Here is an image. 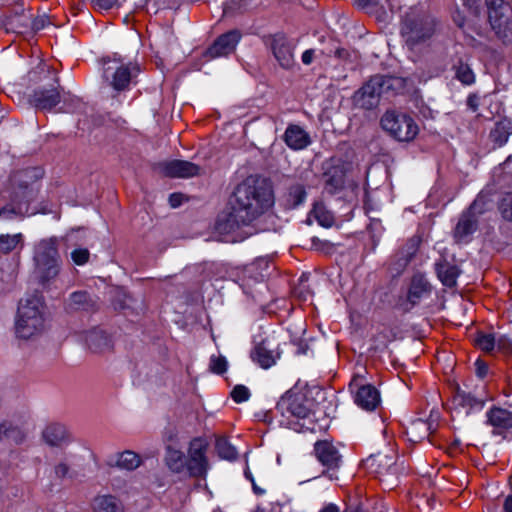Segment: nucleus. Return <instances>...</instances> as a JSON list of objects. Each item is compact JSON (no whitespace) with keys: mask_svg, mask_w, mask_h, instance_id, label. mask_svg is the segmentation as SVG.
Instances as JSON below:
<instances>
[{"mask_svg":"<svg viewBox=\"0 0 512 512\" xmlns=\"http://www.w3.org/2000/svg\"><path fill=\"white\" fill-rule=\"evenodd\" d=\"M71 259L78 266L85 265L90 259V252L87 248H76L71 252Z\"/></svg>","mask_w":512,"mask_h":512,"instance_id":"79ce46f5","label":"nucleus"},{"mask_svg":"<svg viewBox=\"0 0 512 512\" xmlns=\"http://www.w3.org/2000/svg\"><path fill=\"white\" fill-rule=\"evenodd\" d=\"M93 512H124L123 504L112 495L98 496L93 500Z\"/></svg>","mask_w":512,"mask_h":512,"instance_id":"c756f323","label":"nucleus"},{"mask_svg":"<svg viewBox=\"0 0 512 512\" xmlns=\"http://www.w3.org/2000/svg\"><path fill=\"white\" fill-rule=\"evenodd\" d=\"M327 44H328V46H327V47H325V48L321 51V53H322L323 55H325V56L330 57V56L334 55V51H335V42H334V40L330 39V40L328 41V43H327Z\"/></svg>","mask_w":512,"mask_h":512,"instance_id":"13d9d810","label":"nucleus"},{"mask_svg":"<svg viewBox=\"0 0 512 512\" xmlns=\"http://www.w3.org/2000/svg\"><path fill=\"white\" fill-rule=\"evenodd\" d=\"M320 512H339V508L335 504H328Z\"/></svg>","mask_w":512,"mask_h":512,"instance_id":"0e129e2a","label":"nucleus"},{"mask_svg":"<svg viewBox=\"0 0 512 512\" xmlns=\"http://www.w3.org/2000/svg\"><path fill=\"white\" fill-rule=\"evenodd\" d=\"M385 131L399 141H411L418 134V125L412 117L394 110L387 111L381 118Z\"/></svg>","mask_w":512,"mask_h":512,"instance_id":"6e6552de","label":"nucleus"},{"mask_svg":"<svg viewBox=\"0 0 512 512\" xmlns=\"http://www.w3.org/2000/svg\"><path fill=\"white\" fill-rule=\"evenodd\" d=\"M34 261L40 282L45 285L54 280L60 271L58 239H42L35 246Z\"/></svg>","mask_w":512,"mask_h":512,"instance_id":"20e7f679","label":"nucleus"},{"mask_svg":"<svg viewBox=\"0 0 512 512\" xmlns=\"http://www.w3.org/2000/svg\"><path fill=\"white\" fill-rule=\"evenodd\" d=\"M453 403L458 407L466 409L467 413L473 409H481L484 405V402L481 399H478L472 393L459 388L453 396Z\"/></svg>","mask_w":512,"mask_h":512,"instance_id":"7c9ffc66","label":"nucleus"},{"mask_svg":"<svg viewBox=\"0 0 512 512\" xmlns=\"http://www.w3.org/2000/svg\"><path fill=\"white\" fill-rule=\"evenodd\" d=\"M162 172L171 178H191L201 175L203 169L195 163L185 160H172L161 164Z\"/></svg>","mask_w":512,"mask_h":512,"instance_id":"dca6fc26","label":"nucleus"},{"mask_svg":"<svg viewBox=\"0 0 512 512\" xmlns=\"http://www.w3.org/2000/svg\"><path fill=\"white\" fill-rule=\"evenodd\" d=\"M453 21L458 27L463 28L465 19L460 11H456V13L453 15Z\"/></svg>","mask_w":512,"mask_h":512,"instance_id":"052dcab7","label":"nucleus"},{"mask_svg":"<svg viewBox=\"0 0 512 512\" xmlns=\"http://www.w3.org/2000/svg\"><path fill=\"white\" fill-rule=\"evenodd\" d=\"M210 369L216 374H223L227 370V361L223 356H212Z\"/></svg>","mask_w":512,"mask_h":512,"instance_id":"c03bdc74","label":"nucleus"},{"mask_svg":"<svg viewBox=\"0 0 512 512\" xmlns=\"http://www.w3.org/2000/svg\"><path fill=\"white\" fill-rule=\"evenodd\" d=\"M182 195L178 193H173L169 197V202L172 207H178L181 204Z\"/></svg>","mask_w":512,"mask_h":512,"instance_id":"bf43d9fd","label":"nucleus"},{"mask_svg":"<svg viewBox=\"0 0 512 512\" xmlns=\"http://www.w3.org/2000/svg\"><path fill=\"white\" fill-rule=\"evenodd\" d=\"M499 211L505 220L512 222V193L503 196L499 203Z\"/></svg>","mask_w":512,"mask_h":512,"instance_id":"a19ab883","label":"nucleus"},{"mask_svg":"<svg viewBox=\"0 0 512 512\" xmlns=\"http://www.w3.org/2000/svg\"><path fill=\"white\" fill-rule=\"evenodd\" d=\"M286 145L293 150L305 149L310 143L309 134L299 125L290 124L284 133Z\"/></svg>","mask_w":512,"mask_h":512,"instance_id":"4be33fe9","label":"nucleus"},{"mask_svg":"<svg viewBox=\"0 0 512 512\" xmlns=\"http://www.w3.org/2000/svg\"><path fill=\"white\" fill-rule=\"evenodd\" d=\"M96 302L86 291L73 292L69 297L68 307L71 310H93Z\"/></svg>","mask_w":512,"mask_h":512,"instance_id":"473e14b6","label":"nucleus"},{"mask_svg":"<svg viewBox=\"0 0 512 512\" xmlns=\"http://www.w3.org/2000/svg\"><path fill=\"white\" fill-rule=\"evenodd\" d=\"M165 463L169 470L174 473H181L186 470V457L184 453L171 446H168L166 449Z\"/></svg>","mask_w":512,"mask_h":512,"instance_id":"2f4dec72","label":"nucleus"},{"mask_svg":"<svg viewBox=\"0 0 512 512\" xmlns=\"http://www.w3.org/2000/svg\"><path fill=\"white\" fill-rule=\"evenodd\" d=\"M314 52L315 51L313 49H308L303 52L301 59L305 65H309L312 63L313 57H314Z\"/></svg>","mask_w":512,"mask_h":512,"instance_id":"6e6d98bb","label":"nucleus"},{"mask_svg":"<svg viewBox=\"0 0 512 512\" xmlns=\"http://www.w3.org/2000/svg\"><path fill=\"white\" fill-rule=\"evenodd\" d=\"M92 3L99 10H109L115 5L116 0H92Z\"/></svg>","mask_w":512,"mask_h":512,"instance_id":"8fccbe9b","label":"nucleus"},{"mask_svg":"<svg viewBox=\"0 0 512 512\" xmlns=\"http://www.w3.org/2000/svg\"><path fill=\"white\" fill-rule=\"evenodd\" d=\"M207 445L203 440L195 438L190 442L186 470L192 477H205L208 469L206 458Z\"/></svg>","mask_w":512,"mask_h":512,"instance_id":"9b49d317","label":"nucleus"},{"mask_svg":"<svg viewBox=\"0 0 512 512\" xmlns=\"http://www.w3.org/2000/svg\"><path fill=\"white\" fill-rule=\"evenodd\" d=\"M477 228V219L473 212V206H471L466 212H464L454 231L455 238L460 241L472 234Z\"/></svg>","mask_w":512,"mask_h":512,"instance_id":"bb28decb","label":"nucleus"},{"mask_svg":"<svg viewBox=\"0 0 512 512\" xmlns=\"http://www.w3.org/2000/svg\"><path fill=\"white\" fill-rule=\"evenodd\" d=\"M486 424L492 427L493 435L505 438L512 430V403L492 405L486 412Z\"/></svg>","mask_w":512,"mask_h":512,"instance_id":"9d476101","label":"nucleus"},{"mask_svg":"<svg viewBox=\"0 0 512 512\" xmlns=\"http://www.w3.org/2000/svg\"><path fill=\"white\" fill-rule=\"evenodd\" d=\"M355 403L366 411H374L381 403L380 392L371 384H358L354 379L349 384Z\"/></svg>","mask_w":512,"mask_h":512,"instance_id":"4468645a","label":"nucleus"},{"mask_svg":"<svg viewBox=\"0 0 512 512\" xmlns=\"http://www.w3.org/2000/svg\"><path fill=\"white\" fill-rule=\"evenodd\" d=\"M289 198L293 206L302 204L306 198V191L303 185L295 184L289 188Z\"/></svg>","mask_w":512,"mask_h":512,"instance_id":"ea45409f","label":"nucleus"},{"mask_svg":"<svg viewBox=\"0 0 512 512\" xmlns=\"http://www.w3.org/2000/svg\"><path fill=\"white\" fill-rule=\"evenodd\" d=\"M449 64L450 70L453 72V78L463 86H472L476 82V74L471 67L470 57L462 47L455 50Z\"/></svg>","mask_w":512,"mask_h":512,"instance_id":"ddd939ff","label":"nucleus"},{"mask_svg":"<svg viewBox=\"0 0 512 512\" xmlns=\"http://www.w3.org/2000/svg\"><path fill=\"white\" fill-rule=\"evenodd\" d=\"M364 466L370 473H374L379 477L396 472L394 457L381 453L371 455L365 459Z\"/></svg>","mask_w":512,"mask_h":512,"instance_id":"a211bd4d","label":"nucleus"},{"mask_svg":"<svg viewBox=\"0 0 512 512\" xmlns=\"http://www.w3.org/2000/svg\"><path fill=\"white\" fill-rule=\"evenodd\" d=\"M314 453L318 461L327 468L325 474L330 480L338 479L337 469L342 459L337 448L328 441H317L314 444Z\"/></svg>","mask_w":512,"mask_h":512,"instance_id":"f8f14e48","label":"nucleus"},{"mask_svg":"<svg viewBox=\"0 0 512 512\" xmlns=\"http://www.w3.org/2000/svg\"><path fill=\"white\" fill-rule=\"evenodd\" d=\"M3 23L7 31L22 34L30 27L32 14L26 13L22 8H17L5 16Z\"/></svg>","mask_w":512,"mask_h":512,"instance_id":"aec40b11","label":"nucleus"},{"mask_svg":"<svg viewBox=\"0 0 512 512\" xmlns=\"http://www.w3.org/2000/svg\"><path fill=\"white\" fill-rule=\"evenodd\" d=\"M139 72L140 68L137 63H122L113 60L107 63L103 76L110 87L117 92H121L129 89Z\"/></svg>","mask_w":512,"mask_h":512,"instance_id":"1a4fd4ad","label":"nucleus"},{"mask_svg":"<svg viewBox=\"0 0 512 512\" xmlns=\"http://www.w3.org/2000/svg\"><path fill=\"white\" fill-rule=\"evenodd\" d=\"M280 354L277 345L270 339L266 338L258 343L252 353L253 361L258 363L262 368L268 369L276 363Z\"/></svg>","mask_w":512,"mask_h":512,"instance_id":"f3484780","label":"nucleus"},{"mask_svg":"<svg viewBox=\"0 0 512 512\" xmlns=\"http://www.w3.org/2000/svg\"><path fill=\"white\" fill-rule=\"evenodd\" d=\"M274 204L273 190L265 179L249 176L237 184L228 199L229 213L218 219L220 233L235 234L233 241L244 240L255 232L254 222Z\"/></svg>","mask_w":512,"mask_h":512,"instance_id":"f257e3e1","label":"nucleus"},{"mask_svg":"<svg viewBox=\"0 0 512 512\" xmlns=\"http://www.w3.org/2000/svg\"><path fill=\"white\" fill-rule=\"evenodd\" d=\"M44 441L55 447H60L69 441V434L66 427L59 423H52L46 426L42 432Z\"/></svg>","mask_w":512,"mask_h":512,"instance_id":"393cba45","label":"nucleus"},{"mask_svg":"<svg viewBox=\"0 0 512 512\" xmlns=\"http://www.w3.org/2000/svg\"><path fill=\"white\" fill-rule=\"evenodd\" d=\"M512 135V121L504 118L497 121L489 134L490 141L494 147H502L505 145Z\"/></svg>","mask_w":512,"mask_h":512,"instance_id":"cd10ccee","label":"nucleus"},{"mask_svg":"<svg viewBox=\"0 0 512 512\" xmlns=\"http://www.w3.org/2000/svg\"><path fill=\"white\" fill-rule=\"evenodd\" d=\"M24 246V236L22 233L1 234L0 235V253L9 254L16 250H22Z\"/></svg>","mask_w":512,"mask_h":512,"instance_id":"f704fd0d","label":"nucleus"},{"mask_svg":"<svg viewBox=\"0 0 512 512\" xmlns=\"http://www.w3.org/2000/svg\"><path fill=\"white\" fill-rule=\"evenodd\" d=\"M216 450L218 455L226 460H234L237 457L236 449L224 437L216 440Z\"/></svg>","mask_w":512,"mask_h":512,"instance_id":"4c0bfd02","label":"nucleus"},{"mask_svg":"<svg viewBox=\"0 0 512 512\" xmlns=\"http://www.w3.org/2000/svg\"><path fill=\"white\" fill-rule=\"evenodd\" d=\"M245 476H246V478H247V479H249V480L251 481V483H252V487H253V490H254V492H255L257 495H262V494H264V492H265V491H264L263 489L259 488V487L255 484L254 479H253V476H252L251 472H250L248 469H247V470H245Z\"/></svg>","mask_w":512,"mask_h":512,"instance_id":"4d7b16f0","label":"nucleus"},{"mask_svg":"<svg viewBox=\"0 0 512 512\" xmlns=\"http://www.w3.org/2000/svg\"><path fill=\"white\" fill-rule=\"evenodd\" d=\"M474 342L479 349L485 352H491L496 345L495 338L492 334L479 333Z\"/></svg>","mask_w":512,"mask_h":512,"instance_id":"58836bf2","label":"nucleus"},{"mask_svg":"<svg viewBox=\"0 0 512 512\" xmlns=\"http://www.w3.org/2000/svg\"><path fill=\"white\" fill-rule=\"evenodd\" d=\"M46 19L44 17L41 18H32V23H30V27L33 31L41 30L45 27Z\"/></svg>","mask_w":512,"mask_h":512,"instance_id":"864d4df0","label":"nucleus"},{"mask_svg":"<svg viewBox=\"0 0 512 512\" xmlns=\"http://www.w3.org/2000/svg\"><path fill=\"white\" fill-rule=\"evenodd\" d=\"M325 190L329 194L340 191L345 184V169L343 165L330 167L324 174Z\"/></svg>","mask_w":512,"mask_h":512,"instance_id":"a878e982","label":"nucleus"},{"mask_svg":"<svg viewBox=\"0 0 512 512\" xmlns=\"http://www.w3.org/2000/svg\"><path fill=\"white\" fill-rule=\"evenodd\" d=\"M360 5L364 7L380 6V9L385 13V8L389 5V0H360Z\"/></svg>","mask_w":512,"mask_h":512,"instance_id":"09e8293b","label":"nucleus"},{"mask_svg":"<svg viewBox=\"0 0 512 512\" xmlns=\"http://www.w3.org/2000/svg\"><path fill=\"white\" fill-rule=\"evenodd\" d=\"M348 51L344 48H340V47H336L335 46V51H334V56L337 57V58H346L348 57Z\"/></svg>","mask_w":512,"mask_h":512,"instance_id":"680f3d73","label":"nucleus"},{"mask_svg":"<svg viewBox=\"0 0 512 512\" xmlns=\"http://www.w3.org/2000/svg\"><path fill=\"white\" fill-rule=\"evenodd\" d=\"M488 21L495 36L503 44L512 43V3L505 0H486Z\"/></svg>","mask_w":512,"mask_h":512,"instance_id":"423d86ee","label":"nucleus"},{"mask_svg":"<svg viewBox=\"0 0 512 512\" xmlns=\"http://www.w3.org/2000/svg\"><path fill=\"white\" fill-rule=\"evenodd\" d=\"M293 49V46L283 37H277L272 42L274 57L284 69L292 68L295 63Z\"/></svg>","mask_w":512,"mask_h":512,"instance_id":"412c9836","label":"nucleus"},{"mask_svg":"<svg viewBox=\"0 0 512 512\" xmlns=\"http://www.w3.org/2000/svg\"><path fill=\"white\" fill-rule=\"evenodd\" d=\"M231 397L235 402L241 403L249 399L250 391L244 385H236L231 391Z\"/></svg>","mask_w":512,"mask_h":512,"instance_id":"37998d69","label":"nucleus"},{"mask_svg":"<svg viewBox=\"0 0 512 512\" xmlns=\"http://www.w3.org/2000/svg\"><path fill=\"white\" fill-rule=\"evenodd\" d=\"M504 393H505V395H507V396L509 395L508 390H505V391H504Z\"/></svg>","mask_w":512,"mask_h":512,"instance_id":"69168bd1","label":"nucleus"},{"mask_svg":"<svg viewBox=\"0 0 512 512\" xmlns=\"http://www.w3.org/2000/svg\"><path fill=\"white\" fill-rule=\"evenodd\" d=\"M431 292V285L428 280L421 274H416L412 277L411 284L407 294L408 302L414 306L420 300L429 295Z\"/></svg>","mask_w":512,"mask_h":512,"instance_id":"5701e85b","label":"nucleus"},{"mask_svg":"<svg viewBox=\"0 0 512 512\" xmlns=\"http://www.w3.org/2000/svg\"><path fill=\"white\" fill-rule=\"evenodd\" d=\"M44 310V302L39 295H31L20 301L15 324L19 338L30 339L44 330Z\"/></svg>","mask_w":512,"mask_h":512,"instance_id":"7ed1b4c3","label":"nucleus"},{"mask_svg":"<svg viewBox=\"0 0 512 512\" xmlns=\"http://www.w3.org/2000/svg\"><path fill=\"white\" fill-rule=\"evenodd\" d=\"M314 211H315V217L321 226H323V227H331L332 226V224L334 222V218L329 212L324 211L323 209H320V208H315Z\"/></svg>","mask_w":512,"mask_h":512,"instance_id":"a18cd8bd","label":"nucleus"},{"mask_svg":"<svg viewBox=\"0 0 512 512\" xmlns=\"http://www.w3.org/2000/svg\"><path fill=\"white\" fill-rule=\"evenodd\" d=\"M480 103L481 96L478 93H470L466 99L467 108L473 113H478Z\"/></svg>","mask_w":512,"mask_h":512,"instance_id":"de8ad7c7","label":"nucleus"},{"mask_svg":"<svg viewBox=\"0 0 512 512\" xmlns=\"http://www.w3.org/2000/svg\"><path fill=\"white\" fill-rule=\"evenodd\" d=\"M54 474L60 480L71 477L70 466L66 462H60L54 466Z\"/></svg>","mask_w":512,"mask_h":512,"instance_id":"49530a36","label":"nucleus"},{"mask_svg":"<svg viewBox=\"0 0 512 512\" xmlns=\"http://www.w3.org/2000/svg\"><path fill=\"white\" fill-rule=\"evenodd\" d=\"M436 272L443 285L447 287L456 285V280L459 275L457 266L449 263L436 264Z\"/></svg>","mask_w":512,"mask_h":512,"instance_id":"c9c22d12","label":"nucleus"},{"mask_svg":"<svg viewBox=\"0 0 512 512\" xmlns=\"http://www.w3.org/2000/svg\"><path fill=\"white\" fill-rule=\"evenodd\" d=\"M24 432L11 422L3 421L0 423V441L21 444L25 440Z\"/></svg>","mask_w":512,"mask_h":512,"instance_id":"72a5a7b5","label":"nucleus"},{"mask_svg":"<svg viewBox=\"0 0 512 512\" xmlns=\"http://www.w3.org/2000/svg\"><path fill=\"white\" fill-rule=\"evenodd\" d=\"M141 464V458L133 451L127 450L117 456L115 465L121 469L134 470Z\"/></svg>","mask_w":512,"mask_h":512,"instance_id":"e433bc0d","label":"nucleus"},{"mask_svg":"<svg viewBox=\"0 0 512 512\" xmlns=\"http://www.w3.org/2000/svg\"><path fill=\"white\" fill-rule=\"evenodd\" d=\"M393 78L376 75L370 78L353 96L356 107L371 110L378 106L380 97L393 86Z\"/></svg>","mask_w":512,"mask_h":512,"instance_id":"0eeeda50","label":"nucleus"},{"mask_svg":"<svg viewBox=\"0 0 512 512\" xmlns=\"http://www.w3.org/2000/svg\"><path fill=\"white\" fill-rule=\"evenodd\" d=\"M241 39V33L238 30H231L220 35L213 44L207 49V56L218 58L228 56L236 49Z\"/></svg>","mask_w":512,"mask_h":512,"instance_id":"2eb2a0df","label":"nucleus"},{"mask_svg":"<svg viewBox=\"0 0 512 512\" xmlns=\"http://www.w3.org/2000/svg\"><path fill=\"white\" fill-rule=\"evenodd\" d=\"M463 5L472 15L478 16L480 14V6L476 0H463Z\"/></svg>","mask_w":512,"mask_h":512,"instance_id":"3c124183","label":"nucleus"},{"mask_svg":"<svg viewBox=\"0 0 512 512\" xmlns=\"http://www.w3.org/2000/svg\"><path fill=\"white\" fill-rule=\"evenodd\" d=\"M30 103L40 110H52L61 101V95L56 88L36 89L30 96Z\"/></svg>","mask_w":512,"mask_h":512,"instance_id":"6ab92c4d","label":"nucleus"},{"mask_svg":"<svg viewBox=\"0 0 512 512\" xmlns=\"http://www.w3.org/2000/svg\"><path fill=\"white\" fill-rule=\"evenodd\" d=\"M503 508L505 512H512V495L506 497Z\"/></svg>","mask_w":512,"mask_h":512,"instance_id":"e2e57ef3","label":"nucleus"},{"mask_svg":"<svg viewBox=\"0 0 512 512\" xmlns=\"http://www.w3.org/2000/svg\"><path fill=\"white\" fill-rule=\"evenodd\" d=\"M277 413L286 419V424L297 429L312 430L313 428L306 425V421L310 419L312 412L309 401L301 393L288 391L277 402L275 407Z\"/></svg>","mask_w":512,"mask_h":512,"instance_id":"39448f33","label":"nucleus"},{"mask_svg":"<svg viewBox=\"0 0 512 512\" xmlns=\"http://www.w3.org/2000/svg\"><path fill=\"white\" fill-rule=\"evenodd\" d=\"M86 344L93 353H105L111 350L110 337L100 329H93L86 335Z\"/></svg>","mask_w":512,"mask_h":512,"instance_id":"b1692460","label":"nucleus"},{"mask_svg":"<svg viewBox=\"0 0 512 512\" xmlns=\"http://www.w3.org/2000/svg\"><path fill=\"white\" fill-rule=\"evenodd\" d=\"M435 18L422 7H412L401 21L400 33L410 50L426 44L436 32Z\"/></svg>","mask_w":512,"mask_h":512,"instance_id":"f03ea898","label":"nucleus"},{"mask_svg":"<svg viewBox=\"0 0 512 512\" xmlns=\"http://www.w3.org/2000/svg\"><path fill=\"white\" fill-rule=\"evenodd\" d=\"M475 366H476V373L479 377L483 378L486 376L487 372H488V366L487 364L478 359L476 362H475Z\"/></svg>","mask_w":512,"mask_h":512,"instance_id":"603ef678","label":"nucleus"},{"mask_svg":"<svg viewBox=\"0 0 512 512\" xmlns=\"http://www.w3.org/2000/svg\"><path fill=\"white\" fill-rule=\"evenodd\" d=\"M498 348L506 352L512 351V342L506 338H500L497 342Z\"/></svg>","mask_w":512,"mask_h":512,"instance_id":"5fc2aeb1","label":"nucleus"},{"mask_svg":"<svg viewBox=\"0 0 512 512\" xmlns=\"http://www.w3.org/2000/svg\"><path fill=\"white\" fill-rule=\"evenodd\" d=\"M434 430L433 422L416 419L412 421L407 433L411 441L421 442L424 439H429Z\"/></svg>","mask_w":512,"mask_h":512,"instance_id":"c85d7f7f","label":"nucleus"}]
</instances>
